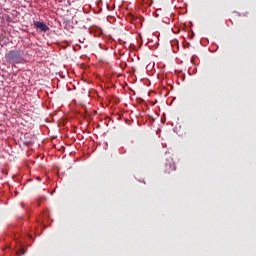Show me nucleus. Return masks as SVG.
Returning <instances> with one entry per match:
<instances>
[{"instance_id":"obj_1","label":"nucleus","mask_w":256,"mask_h":256,"mask_svg":"<svg viewBox=\"0 0 256 256\" xmlns=\"http://www.w3.org/2000/svg\"><path fill=\"white\" fill-rule=\"evenodd\" d=\"M5 59L7 63H10L11 65H19V63H23V56L18 50H10L6 53Z\"/></svg>"},{"instance_id":"obj_2","label":"nucleus","mask_w":256,"mask_h":256,"mask_svg":"<svg viewBox=\"0 0 256 256\" xmlns=\"http://www.w3.org/2000/svg\"><path fill=\"white\" fill-rule=\"evenodd\" d=\"M34 27L36 29H39L43 33H47V31H49V26H47V24L41 21H34Z\"/></svg>"},{"instance_id":"obj_3","label":"nucleus","mask_w":256,"mask_h":256,"mask_svg":"<svg viewBox=\"0 0 256 256\" xmlns=\"http://www.w3.org/2000/svg\"><path fill=\"white\" fill-rule=\"evenodd\" d=\"M165 167L168 173H171V171H175V163H173V159H166Z\"/></svg>"}]
</instances>
